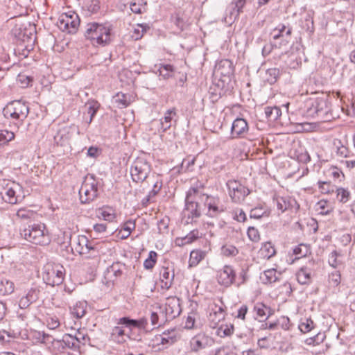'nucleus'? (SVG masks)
<instances>
[{
	"label": "nucleus",
	"instance_id": "1",
	"mask_svg": "<svg viewBox=\"0 0 355 355\" xmlns=\"http://www.w3.org/2000/svg\"><path fill=\"white\" fill-rule=\"evenodd\" d=\"M200 189H204V184L197 182L196 185L191 187L187 193L185 199V209H184V217L187 218L186 223H192L193 219L198 218L201 216L199 204L196 201L200 200Z\"/></svg>",
	"mask_w": 355,
	"mask_h": 355
},
{
	"label": "nucleus",
	"instance_id": "2",
	"mask_svg": "<svg viewBox=\"0 0 355 355\" xmlns=\"http://www.w3.org/2000/svg\"><path fill=\"white\" fill-rule=\"evenodd\" d=\"M110 26L96 22L86 25L85 36L94 46H106L111 42Z\"/></svg>",
	"mask_w": 355,
	"mask_h": 355
},
{
	"label": "nucleus",
	"instance_id": "3",
	"mask_svg": "<svg viewBox=\"0 0 355 355\" xmlns=\"http://www.w3.org/2000/svg\"><path fill=\"white\" fill-rule=\"evenodd\" d=\"M21 236L36 245H46L51 239L44 224H30L21 231Z\"/></svg>",
	"mask_w": 355,
	"mask_h": 355
},
{
	"label": "nucleus",
	"instance_id": "4",
	"mask_svg": "<svg viewBox=\"0 0 355 355\" xmlns=\"http://www.w3.org/2000/svg\"><path fill=\"white\" fill-rule=\"evenodd\" d=\"M306 114L309 116L327 121L332 118L331 105L327 98H316L308 102Z\"/></svg>",
	"mask_w": 355,
	"mask_h": 355
},
{
	"label": "nucleus",
	"instance_id": "5",
	"mask_svg": "<svg viewBox=\"0 0 355 355\" xmlns=\"http://www.w3.org/2000/svg\"><path fill=\"white\" fill-rule=\"evenodd\" d=\"M22 187L14 181L0 180V196L10 204H16L21 198Z\"/></svg>",
	"mask_w": 355,
	"mask_h": 355
},
{
	"label": "nucleus",
	"instance_id": "6",
	"mask_svg": "<svg viewBox=\"0 0 355 355\" xmlns=\"http://www.w3.org/2000/svg\"><path fill=\"white\" fill-rule=\"evenodd\" d=\"M200 189V200L203 202L207 209L206 216L209 218H218L221 214L225 211L226 207L222 203L219 197L208 195Z\"/></svg>",
	"mask_w": 355,
	"mask_h": 355
},
{
	"label": "nucleus",
	"instance_id": "7",
	"mask_svg": "<svg viewBox=\"0 0 355 355\" xmlns=\"http://www.w3.org/2000/svg\"><path fill=\"white\" fill-rule=\"evenodd\" d=\"M29 113L28 105L21 101H13L3 109L5 118L23 122Z\"/></svg>",
	"mask_w": 355,
	"mask_h": 355
},
{
	"label": "nucleus",
	"instance_id": "8",
	"mask_svg": "<svg viewBox=\"0 0 355 355\" xmlns=\"http://www.w3.org/2000/svg\"><path fill=\"white\" fill-rule=\"evenodd\" d=\"M64 268L62 266L55 263H46L42 270L44 282L51 286H58L63 282Z\"/></svg>",
	"mask_w": 355,
	"mask_h": 355
},
{
	"label": "nucleus",
	"instance_id": "9",
	"mask_svg": "<svg viewBox=\"0 0 355 355\" xmlns=\"http://www.w3.org/2000/svg\"><path fill=\"white\" fill-rule=\"evenodd\" d=\"M151 171V166L144 157H138L132 164L130 175L132 180L143 182L146 180Z\"/></svg>",
	"mask_w": 355,
	"mask_h": 355
},
{
	"label": "nucleus",
	"instance_id": "10",
	"mask_svg": "<svg viewBox=\"0 0 355 355\" xmlns=\"http://www.w3.org/2000/svg\"><path fill=\"white\" fill-rule=\"evenodd\" d=\"M80 24V19L75 12L62 14L57 22V26L63 32L75 33Z\"/></svg>",
	"mask_w": 355,
	"mask_h": 355
},
{
	"label": "nucleus",
	"instance_id": "11",
	"mask_svg": "<svg viewBox=\"0 0 355 355\" xmlns=\"http://www.w3.org/2000/svg\"><path fill=\"white\" fill-rule=\"evenodd\" d=\"M80 200L82 203H89L98 196L97 184L94 180H87L79 190Z\"/></svg>",
	"mask_w": 355,
	"mask_h": 355
},
{
	"label": "nucleus",
	"instance_id": "12",
	"mask_svg": "<svg viewBox=\"0 0 355 355\" xmlns=\"http://www.w3.org/2000/svg\"><path fill=\"white\" fill-rule=\"evenodd\" d=\"M229 195L235 202H240L250 193V190L239 182L231 180L227 182Z\"/></svg>",
	"mask_w": 355,
	"mask_h": 355
},
{
	"label": "nucleus",
	"instance_id": "13",
	"mask_svg": "<svg viewBox=\"0 0 355 355\" xmlns=\"http://www.w3.org/2000/svg\"><path fill=\"white\" fill-rule=\"evenodd\" d=\"M75 250L80 254H90L88 257H96L99 255L97 246L92 245L85 236H78Z\"/></svg>",
	"mask_w": 355,
	"mask_h": 355
},
{
	"label": "nucleus",
	"instance_id": "14",
	"mask_svg": "<svg viewBox=\"0 0 355 355\" xmlns=\"http://www.w3.org/2000/svg\"><path fill=\"white\" fill-rule=\"evenodd\" d=\"M76 132H77V129L74 126L61 128L55 135L54 141L58 145L65 146L69 143Z\"/></svg>",
	"mask_w": 355,
	"mask_h": 355
},
{
	"label": "nucleus",
	"instance_id": "15",
	"mask_svg": "<svg viewBox=\"0 0 355 355\" xmlns=\"http://www.w3.org/2000/svg\"><path fill=\"white\" fill-rule=\"evenodd\" d=\"M214 344V340L204 334H200L194 336L191 341V349L194 352H198L200 349L210 347Z\"/></svg>",
	"mask_w": 355,
	"mask_h": 355
},
{
	"label": "nucleus",
	"instance_id": "16",
	"mask_svg": "<svg viewBox=\"0 0 355 355\" xmlns=\"http://www.w3.org/2000/svg\"><path fill=\"white\" fill-rule=\"evenodd\" d=\"M217 279L220 284L229 286L235 279V273L233 268L230 266H225L223 269L218 272Z\"/></svg>",
	"mask_w": 355,
	"mask_h": 355
},
{
	"label": "nucleus",
	"instance_id": "17",
	"mask_svg": "<svg viewBox=\"0 0 355 355\" xmlns=\"http://www.w3.org/2000/svg\"><path fill=\"white\" fill-rule=\"evenodd\" d=\"M174 272L168 267H162L159 271L161 287L164 289H169L174 279Z\"/></svg>",
	"mask_w": 355,
	"mask_h": 355
},
{
	"label": "nucleus",
	"instance_id": "18",
	"mask_svg": "<svg viewBox=\"0 0 355 355\" xmlns=\"http://www.w3.org/2000/svg\"><path fill=\"white\" fill-rule=\"evenodd\" d=\"M165 312L167 319L172 320L178 316L181 312V308L178 299L172 298L166 304Z\"/></svg>",
	"mask_w": 355,
	"mask_h": 355
},
{
	"label": "nucleus",
	"instance_id": "19",
	"mask_svg": "<svg viewBox=\"0 0 355 355\" xmlns=\"http://www.w3.org/2000/svg\"><path fill=\"white\" fill-rule=\"evenodd\" d=\"M40 290L37 288H31L26 295L22 297L19 302V306L21 309H26L32 303L35 302L39 297Z\"/></svg>",
	"mask_w": 355,
	"mask_h": 355
},
{
	"label": "nucleus",
	"instance_id": "20",
	"mask_svg": "<svg viewBox=\"0 0 355 355\" xmlns=\"http://www.w3.org/2000/svg\"><path fill=\"white\" fill-rule=\"evenodd\" d=\"M248 125L247 121L242 118L236 119L232 123L231 133L233 137H237L247 132Z\"/></svg>",
	"mask_w": 355,
	"mask_h": 355
},
{
	"label": "nucleus",
	"instance_id": "21",
	"mask_svg": "<svg viewBox=\"0 0 355 355\" xmlns=\"http://www.w3.org/2000/svg\"><path fill=\"white\" fill-rule=\"evenodd\" d=\"M225 318V310L221 306L214 304V307L211 309V311L209 315V320L213 328H215L217 324Z\"/></svg>",
	"mask_w": 355,
	"mask_h": 355
},
{
	"label": "nucleus",
	"instance_id": "22",
	"mask_svg": "<svg viewBox=\"0 0 355 355\" xmlns=\"http://www.w3.org/2000/svg\"><path fill=\"white\" fill-rule=\"evenodd\" d=\"M216 71L223 76H229L234 72L232 62L227 59L221 60L216 65Z\"/></svg>",
	"mask_w": 355,
	"mask_h": 355
},
{
	"label": "nucleus",
	"instance_id": "23",
	"mask_svg": "<svg viewBox=\"0 0 355 355\" xmlns=\"http://www.w3.org/2000/svg\"><path fill=\"white\" fill-rule=\"evenodd\" d=\"M58 347H61L62 349L69 348L76 349L79 347L78 344L73 338V336L71 334H64L61 340H57Z\"/></svg>",
	"mask_w": 355,
	"mask_h": 355
},
{
	"label": "nucleus",
	"instance_id": "24",
	"mask_svg": "<svg viewBox=\"0 0 355 355\" xmlns=\"http://www.w3.org/2000/svg\"><path fill=\"white\" fill-rule=\"evenodd\" d=\"M175 115L176 111L175 108L168 110L165 112L164 116L160 119L161 128L163 132L166 131L171 127L173 119Z\"/></svg>",
	"mask_w": 355,
	"mask_h": 355
},
{
	"label": "nucleus",
	"instance_id": "25",
	"mask_svg": "<svg viewBox=\"0 0 355 355\" xmlns=\"http://www.w3.org/2000/svg\"><path fill=\"white\" fill-rule=\"evenodd\" d=\"M291 33V27L280 24L273 30V39L278 40L284 37H289Z\"/></svg>",
	"mask_w": 355,
	"mask_h": 355
},
{
	"label": "nucleus",
	"instance_id": "26",
	"mask_svg": "<svg viewBox=\"0 0 355 355\" xmlns=\"http://www.w3.org/2000/svg\"><path fill=\"white\" fill-rule=\"evenodd\" d=\"M246 3V0H235L233 1L230 6V20L234 18L235 19L237 18L240 14V12H242V8L245 6Z\"/></svg>",
	"mask_w": 355,
	"mask_h": 355
},
{
	"label": "nucleus",
	"instance_id": "27",
	"mask_svg": "<svg viewBox=\"0 0 355 355\" xmlns=\"http://www.w3.org/2000/svg\"><path fill=\"white\" fill-rule=\"evenodd\" d=\"M297 280L300 284H309L311 282V270L306 267L301 268L296 273Z\"/></svg>",
	"mask_w": 355,
	"mask_h": 355
},
{
	"label": "nucleus",
	"instance_id": "28",
	"mask_svg": "<svg viewBox=\"0 0 355 355\" xmlns=\"http://www.w3.org/2000/svg\"><path fill=\"white\" fill-rule=\"evenodd\" d=\"M334 150L338 158H345L348 157L349 150L344 146L340 139H336L333 141Z\"/></svg>",
	"mask_w": 355,
	"mask_h": 355
},
{
	"label": "nucleus",
	"instance_id": "29",
	"mask_svg": "<svg viewBox=\"0 0 355 355\" xmlns=\"http://www.w3.org/2000/svg\"><path fill=\"white\" fill-rule=\"evenodd\" d=\"M261 257L269 259L276 253L275 249L270 242L263 243L259 252Z\"/></svg>",
	"mask_w": 355,
	"mask_h": 355
},
{
	"label": "nucleus",
	"instance_id": "30",
	"mask_svg": "<svg viewBox=\"0 0 355 355\" xmlns=\"http://www.w3.org/2000/svg\"><path fill=\"white\" fill-rule=\"evenodd\" d=\"M253 311L260 318H265L264 320L268 319L270 315V309L263 303H257L254 304Z\"/></svg>",
	"mask_w": 355,
	"mask_h": 355
},
{
	"label": "nucleus",
	"instance_id": "31",
	"mask_svg": "<svg viewBox=\"0 0 355 355\" xmlns=\"http://www.w3.org/2000/svg\"><path fill=\"white\" fill-rule=\"evenodd\" d=\"M86 302H76V304L71 308V313L76 318H81L85 315L86 313Z\"/></svg>",
	"mask_w": 355,
	"mask_h": 355
},
{
	"label": "nucleus",
	"instance_id": "32",
	"mask_svg": "<svg viewBox=\"0 0 355 355\" xmlns=\"http://www.w3.org/2000/svg\"><path fill=\"white\" fill-rule=\"evenodd\" d=\"M280 272H277L274 268L268 269L264 271L265 279L263 281L265 284H271L279 280Z\"/></svg>",
	"mask_w": 355,
	"mask_h": 355
},
{
	"label": "nucleus",
	"instance_id": "33",
	"mask_svg": "<svg viewBox=\"0 0 355 355\" xmlns=\"http://www.w3.org/2000/svg\"><path fill=\"white\" fill-rule=\"evenodd\" d=\"M205 257V252L202 250H196L191 252L189 259V266H196Z\"/></svg>",
	"mask_w": 355,
	"mask_h": 355
},
{
	"label": "nucleus",
	"instance_id": "34",
	"mask_svg": "<svg viewBox=\"0 0 355 355\" xmlns=\"http://www.w3.org/2000/svg\"><path fill=\"white\" fill-rule=\"evenodd\" d=\"M280 76V71L277 68H270L266 71V81L270 85H272L277 82Z\"/></svg>",
	"mask_w": 355,
	"mask_h": 355
},
{
	"label": "nucleus",
	"instance_id": "35",
	"mask_svg": "<svg viewBox=\"0 0 355 355\" xmlns=\"http://www.w3.org/2000/svg\"><path fill=\"white\" fill-rule=\"evenodd\" d=\"M265 114L270 121H276L282 115V111L278 107H266Z\"/></svg>",
	"mask_w": 355,
	"mask_h": 355
},
{
	"label": "nucleus",
	"instance_id": "36",
	"mask_svg": "<svg viewBox=\"0 0 355 355\" xmlns=\"http://www.w3.org/2000/svg\"><path fill=\"white\" fill-rule=\"evenodd\" d=\"M98 216L105 220L111 222L115 218L114 210L110 207L100 209L98 211Z\"/></svg>",
	"mask_w": 355,
	"mask_h": 355
},
{
	"label": "nucleus",
	"instance_id": "37",
	"mask_svg": "<svg viewBox=\"0 0 355 355\" xmlns=\"http://www.w3.org/2000/svg\"><path fill=\"white\" fill-rule=\"evenodd\" d=\"M130 6L132 12L139 14L146 11V2L144 0H133Z\"/></svg>",
	"mask_w": 355,
	"mask_h": 355
},
{
	"label": "nucleus",
	"instance_id": "38",
	"mask_svg": "<svg viewBox=\"0 0 355 355\" xmlns=\"http://www.w3.org/2000/svg\"><path fill=\"white\" fill-rule=\"evenodd\" d=\"M336 193L338 200L341 203H346L350 200L351 193L347 189L343 187L338 188Z\"/></svg>",
	"mask_w": 355,
	"mask_h": 355
},
{
	"label": "nucleus",
	"instance_id": "39",
	"mask_svg": "<svg viewBox=\"0 0 355 355\" xmlns=\"http://www.w3.org/2000/svg\"><path fill=\"white\" fill-rule=\"evenodd\" d=\"M309 252V248L308 245L303 243L300 244L293 249V254L296 256V259L306 257Z\"/></svg>",
	"mask_w": 355,
	"mask_h": 355
},
{
	"label": "nucleus",
	"instance_id": "40",
	"mask_svg": "<svg viewBox=\"0 0 355 355\" xmlns=\"http://www.w3.org/2000/svg\"><path fill=\"white\" fill-rule=\"evenodd\" d=\"M173 67L171 64H161L158 71L159 76H162L164 79H167L173 76Z\"/></svg>",
	"mask_w": 355,
	"mask_h": 355
},
{
	"label": "nucleus",
	"instance_id": "41",
	"mask_svg": "<svg viewBox=\"0 0 355 355\" xmlns=\"http://www.w3.org/2000/svg\"><path fill=\"white\" fill-rule=\"evenodd\" d=\"M14 291V284L8 280L1 281L0 284V293L5 295Z\"/></svg>",
	"mask_w": 355,
	"mask_h": 355
},
{
	"label": "nucleus",
	"instance_id": "42",
	"mask_svg": "<svg viewBox=\"0 0 355 355\" xmlns=\"http://www.w3.org/2000/svg\"><path fill=\"white\" fill-rule=\"evenodd\" d=\"M86 108L87 114L89 115V120L87 121V123H90L97 112L98 109V104L97 102L89 103L86 105Z\"/></svg>",
	"mask_w": 355,
	"mask_h": 355
},
{
	"label": "nucleus",
	"instance_id": "43",
	"mask_svg": "<svg viewBox=\"0 0 355 355\" xmlns=\"http://www.w3.org/2000/svg\"><path fill=\"white\" fill-rule=\"evenodd\" d=\"M14 138V132L8 130L0 131V146L7 144Z\"/></svg>",
	"mask_w": 355,
	"mask_h": 355
},
{
	"label": "nucleus",
	"instance_id": "44",
	"mask_svg": "<svg viewBox=\"0 0 355 355\" xmlns=\"http://www.w3.org/2000/svg\"><path fill=\"white\" fill-rule=\"evenodd\" d=\"M157 254L155 251L149 252L148 258L144 262V267L146 269H152L156 263Z\"/></svg>",
	"mask_w": 355,
	"mask_h": 355
},
{
	"label": "nucleus",
	"instance_id": "45",
	"mask_svg": "<svg viewBox=\"0 0 355 355\" xmlns=\"http://www.w3.org/2000/svg\"><path fill=\"white\" fill-rule=\"evenodd\" d=\"M267 210L263 209V207H256L251 209L250 213V218L259 219L263 216H268Z\"/></svg>",
	"mask_w": 355,
	"mask_h": 355
},
{
	"label": "nucleus",
	"instance_id": "46",
	"mask_svg": "<svg viewBox=\"0 0 355 355\" xmlns=\"http://www.w3.org/2000/svg\"><path fill=\"white\" fill-rule=\"evenodd\" d=\"M221 252L224 256H236L239 253L238 249L232 245H225L221 248Z\"/></svg>",
	"mask_w": 355,
	"mask_h": 355
},
{
	"label": "nucleus",
	"instance_id": "47",
	"mask_svg": "<svg viewBox=\"0 0 355 355\" xmlns=\"http://www.w3.org/2000/svg\"><path fill=\"white\" fill-rule=\"evenodd\" d=\"M157 340L159 342V343L161 345H172L175 341V338L174 336H170L168 334L164 333L162 335H160Z\"/></svg>",
	"mask_w": 355,
	"mask_h": 355
},
{
	"label": "nucleus",
	"instance_id": "48",
	"mask_svg": "<svg viewBox=\"0 0 355 355\" xmlns=\"http://www.w3.org/2000/svg\"><path fill=\"white\" fill-rule=\"evenodd\" d=\"M313 328V322L311 319H306L299 324V329L303 333L309 332Z\"/></svg>",
	"mask_w": 355,
	"mask_h": 355
},
{
	"label": "nucleus",
	"instance_id": "49",
	"mask_svg": "<svg viewBox=\"0 0 355 355\" xmlns=\"http://www.w3.org/2000/svg\"><path fill=\"white\" fill-rule=\"evenodd\" d=\"M248 238L253 242H258L260 239V235L258 230L254 227H250L247 232Z\"/></svg>",
	"mask_w": 355,
	"mask_h": 355
},
{
	"label": "nucleus",
	"instance_id": "50",
	"mask_svg": "<svg viewBox=\"0 0 355 355\" xmlns=\"http://www.w3.org/2000/svg\"><path fill=\"white\" fill-rule=\"evenodd\" d=\"M338 256L339 254L336 250H334L329 255L328 263L334 268H336L340 264V261L337 259Z\"/></svg>",
	"mask_w": 355,
	"mask_h": 355
},
{
	"label": "nucleus",
	"instance_id": "51",
	"mask_svg": "<svg viewBox=\"0 0 355 355\" xmlns=\"http://www.w3.org/2000/svg\"><path fill=\"white\" fill-rule=\"evenodd\" d=\"M33 78L30 76H26V74H19L17 77V80L21 83L22 87H28L31 83L33 82Z\"/></svg>",
	"mask_w": 355,
	"mask_h": 355
},
{
	"label": "nucleus",
	"instance_id": "52",
	"mask_svg": "<svg viewBox=\"0 0 355 355\" xmlns=\"http://www.w3.org/2000/svg\"><path fill=\"white\" fill-rule=\"evenodd\" d=\"M34 214L33 211L26 209H19L16 214L18 218L22 219L31 218L33 217Z\"/></svg>",
	"mask_w": 355,
	"mask_h": 355
},
{
	"label": "nucleus",
	"instance_id": "53",
	"mask_svg": "<svg viewBox=\"0 0 355 355\" xmlns=\"http://www.w3.org/2000/svg\"><path fill=\"white\" fill-rule=\"evenodd\" d=\"M199 238V232L198 230H193L191 231L183 239L184 243H191L193 241Z\"/></svg>",
	"mask_w": 355,
	"mask_h": 355
},
{
	"label": "nucleus",
	"instance_id": "54",
	"mask_svg": "<svg viewBox=\"0 0 355 355\" xmlns=\"http://www.w3.org/2000/svg\"><path fill=\"white\" fill-rule=\"evenodd\" d=\"M196 313H189L185 322V328L191 329L195 327Z\"/></svg>",
	"mask_w": 355,
	"mask_h": 355
},
{
	"label": "nucleus",
	"instance_id": "55",
	"mask_svg": "<svg viewBox=\"0 0 355 355\" xmlns=\"http://www.w3.org/2000/svg\"><path fill=\"white\" fill-rule=\"evenodd\" d=\"M318 187H319L320 191L322 193H329L334 191V190L332 189H331V184H330V182H329L319 181Z\"/></svg>",
	"mask_w": 355,
	"mask_h": 355
},
{
	"label": "nucleus",
	"instance_id": "56",
	"mask_svg": "<svg viewBox=\"0 0 355 355\" xmlns=\"http://www.w3.org/2000/svg\"><path fill=\"white\" fill-rule=\"evenodd\" d=\"M172 20L173 23L180 28L183 29L184 26V20L182 17H181L180 12H176L173 15H172Z\"/></svg>",
	"mask_w": 355,
	"mask_h": 355
},
{
	"label": "nucleus",
	"instance_id": "57",
	"mask_svg": "<svg viewBox=\"0 0 355 355\" xmlns=\"http://www.w3.org/2000/svg\"><path fill=\"white\" fill-rule=\"evenodd\" d=\"M87 9L92 13H96L100 9V3L98 0H92L87 5Z\"/></svg>",
	"mask_w": 355,
	"mask_h": 355
},
{
	"label": "nucleus",
	"instance_id": "58",
	"mask_svg": "<svg viewBox=\"0 0 355 355\" xmlns=\"http://www.w3.org/2000/svg\"><path fill=\"white\" fill-rule=\"evenodd\" d=\"M248 308L247 305L243 304L238 309L237 315L235 316V318H236L238 319H241L242 320H245V315H246V314L248 313Z\"/></svg>",
	"mask_w": 355,
	"mask_h": 355
},
{
	"label": "nucleus",
	"instance_id": "59",
	"mask_svg": "<svg viewBox=\"0 0 355 355\" xmlns=\"http://www.w3.org/2000/svg\"><path fill=\"white\" fill-rule=\"evenodd\" d=\"M329 282L333 283L334 284V286H338L339 285L340 282V274L339 272L338 271H335L334 272H332L329 276Z\"/></svg>",
	"mask_w": 355,
	"mask_h": 355
},
{
	"label": "nucleus",
	"instance_id": "60",
	"mask_svg": "<svg viewBox=\"0 0 355 355\" xmlns=\"http://www.w3.org/2000/svg\"><path fill=\"white\" fill-rule=\"evenodd\" d=\"M40 339L41 342L43 343H51L53 345L57 344V340H58V339H55L51 336L44 332L42 333V338Z\"/></svg>",
	"mask_w": 355,
	"mask_h": 355
},
{
	"label": "nucleus",
	"instance_id": "61",
	"mask_svg": "<svg viewBox=\"0 0 355 355\" xmlns=\"http://www.w3.org/2000/svg\"><path fill=\"white\" fill-rule=\"evenodd\" d=\"M234 219L239 222H244L246 220V215L243 209H238L235 211Z\"/></svg>",
	"mask_w": 355,
	"mask_h": 355
},
{
	"label": "nucleus",
	"instance_id": "62",
	"mask_svg": "<svg viewBox=\"0 0 355 355\" xmlns=\"http://www.w3.org/2000/svg\"><path fill=\"white\" fill-rule=\"evenodd\" d=\"M100 154L101 150L98 148L94 146L89 148L87 153V155L92 158H96Z\"/></svg>",
	"mask_w": 355,
	"mask_h": 355
},
{
	"label": "nucleus",
	"instance_id": "63",
	"mask_svg": "<svg viewBox=\"0 0 355 355\" xmlns=\"http://www.w3.org/2000/svg\"><path fill=\"white\" fill-rule=\"evenodd\" d=\"M277 207L279 210L284 212L288 209V205L283 198H280L277 200Z\"/></svg>",
	"mask_w": 355,
	"mask_h": 355
},
{
	"label": "nucleus",
	"instance_id": "64",
	"mask_svg": "<svg viewBox=\"0 0 355 355\" xmlns=\"http://www.w3.org/2000/svg\"><path fill=\"white\" fill-rule=\"evenodd\" d=\"M214 355H233V352L227 347H220L216 351Z\"/></svg>",
	"mask_w": 355,
	"mask_h": 355
}]
</instances>
